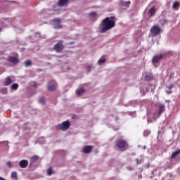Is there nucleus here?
<instances>
[{"instance_id": "a211bd4d", "label": "nucleus", "mask_w": 180, "mask_h": 180, "mask_svg": "<svg viewBox=\"0 0 180 180\" xmlns=\"http://www.w3.org/2000/svg\"><path fill=\"white\" fill-rule=\"evenodd\" d=\"M39 160V156L37 155H34L31 158V162L32 164H34V162H36Z\"/></svg>"}, {"instance_id": "f03ea898", "label": "nucleus", "mask_w": 180, "mask_h": 180, "mask_svg": "<svg viewBox=\"0 0 180 180\" xmlns=\"http://www.w3.org/2000/svg\"><path fill=\"white\" fill-rule=\"evenodd\" d=\"M116 146L121 151H126L129 148V143L124 140L120 139L116 141Z\"/></svg>"}, {"instance_id": "37998d69", "label": "nucleus", "mask_w": 180, "mask_h": 180, "mask_svg": "<svg viewBox=\"0 0 180 180\" xmlns=\"http://www.w3.org/2000/svg\"><path fill=\"white\" fill-rule=\"evenodd\" d=\"M165 22H167V21L165 20Z\"/></svg>"}, {"instance_id": "c9c22d12", "label": "nucleus", "mask_w": 180, "mask_h": 180, "mask_svg": "<svg viewBox=\"0 0 180 180\" xmlns=\"http://www.w3.org/2000/svg\"><path fill=\"white\" fill-rule=\"evenodd\" d=\"M33 86H34V88H37V84L34 83V84H33Z\"/></svg>"}, {"instance_id": "4be33fe9", "label": "nucleus", "mask_w": 180, "mask_h": 180, "mask_svg": "<svg viewBox=\"0 0 180 180\" xmlns=\"http://www.w3.org/2000/svg\"><path fill=\"white\" fill-rule=\"evenodd\" d=\"M153 116L155 119H158V117H160V116H161V112H160V111H158L153 114Z\"/></svg>"}, {"instance_id": "5701e85b", "label": "nucleus", "mask_w": 180, "mask_h": 180, "mask_svg": "<svg viewBox=\"0 0 180 180\" xmlns=\"http://www.w3.org/2000/svg\"><path fill=\"white\" fill-rule=\"evenodd\" d=\"M11 178H15L18 179V173L16 172H11Z\"/></svg>"}, {"instance_id": "a19ab883", "label": "nucleus", "mask_w": 180, "mask_h": 180, "mask_svg": "<svg viewBox=\"0 0 180 180\" xmlns=\"http://www.w3.org/2000/svg\"><path fill=\"white\" fill-rule=\"evenodd\" d=\"M110 19H113V17H110Z\"/></svg>"}, {"instance_id": "f8f14e48", "label": "nucleus", "mask_w": 180, "mask_h": 180, "mask_svg": "<svg viewBox=\"0 0 180 180\" xmlns=\"http://www.w3.org/2000/svg\"><path fill=\"white\" fill-rule=\"evenodd\" d=\"M92 146H86L83 148L82 152L84 154H89L92 151Z\"/></svg>"}, {"instance_id": "ea45409f", "label": "nucleus", "mask_w": 180, "mask_h": 180, "mask_svg": "<svg viewBox=\"0 0 180 180\" xmlns=\"http://www.w3.org/2000/svg\"><path fill=\"white\" fill-rule=\"evenodd\" d=\"M115 130H119V128H116Z\"/></svg>"}, {"instance_id": "2f4dec72", "label": "nucleus", "mask_w": 180, "mask_h": 180, "mask_svg": "<svg viewBox=\"0 0 180 180\" xmlns=\"http://www.w3.org/2000/svg\"><path fill=\"white\" fill-rule=\"evenodd\" d=\"M178 155L176 153V152L173 153L171 155V158L174 159L175 157H176Z\"/></svg>"}, {"instance_id": "c756f323", "label": "nucleus", "mask_w": 180, "mask_h": 180, "mask_svg": "<svg viewBox=\"0 0 180 180\" xmlns=\"http://www.w3.org/2000/svg\"><path fill=\"white\" fill-rule=\"evenodd\" d=\"M175 84H171L169 86H167V88L169 90L172 89V88H174Z\"/></svg>"}, {"instance_id": "cd10ccee", "label": "nucleus", "mask_w": 180, "mask_h": 180, "mask_svg": "<svg viewBox=\"0 0 180 180\" xmlns=\"http://www.w3.org/2000/svg\"><path fill=\"white\" fill-rule=\"evenodd\" d=\"M178 6H179V2H178V1L174 2L173 4V8L174 9H176V8H178Z\"/></svg>"}, {"instance_id": "4c0bfd02", "label": "nucleus", "mask_w": 180, "mask_h": 180, "mask_svg": "<svg viewBox=\"0 0 180 180\" xmlns=\"http://www.w3.org/2000/svg\"><path fill=\"white\" fill-rule=\"evenodd\" d=\"M143 150H146V148H147V146H144L143 147Z\"/></svg>"}, {"instance_id": "dca6fc26", "label": "nucleus", "mask_w": 180, "mask_h": 180, "mask_svg": "<svg viewBox=\"0 0 180 180\" xmlns=\"http://www.w3.org/2000/svg\"><path fill=\"white\" fill-rule=\"evenodd\" d=\"M145 79L146 81H151V79H153V74L147 73L146 77H145Z\"/></svg>"}, {"instance_id": "aec40b11", "label": "nucleus", "mask_w": 180, "mask_h": 180, "mask_svg": "<svg viewBox=\"0 0 180 180\" xmlns=\"http://www.w3.org/2000/svg\"><path fill=\"white\" fill-rule=\"evenodd\" d=\"M149 13H150V15L153 16L155 14V7H152L149 11Z\"/></svg>"}, {"instance_id": "0eeeda50", "label": "nucleus", "mask_w": 180, "mask_h": 180, "mask_svg": "<svg viewBox=\"0 0 180 180\" xmlns=\"http://www.w3.org/2000/svg\"><path fill=\"white\" fill-rule=\"evenodd\" d=\"M164 54L155 56L152 59V63L153 64H157V63H160L162 58H164Z\"/></svg>"}, {"instance_id": "f257e3e1", "label": "nucleus", "mask_w": 180, "mask_h": 180, "mask_svg": "<svg viewBox=\"0 0 180 180\" xmlns=\"http://www.w3.org/2000/svg\"><path fill=\"white\" fill-rule=\"evenodd\" d=\"M112 27H113V20H110L109 17H107L101 21L98 29L100 33H106V32L110 30Z\"/></svg>"}, {"instance_id": "c85d7f7f", "label": "nucleus", "mask_w": 180, "mask_h": 180, "mask_svg": "<svg viewBox=\"0 0 180 180\" xmlns=\"http://www.w3.org/2000/svg\"><path fill=\"white\" fill-rule=\"evenodd\" d=\"M48 175H51L53 174V169L51 167H49L47 170Z\"/></svg>"}, {"instance_id": "b1692460", "label": "nucleus", "mask_w": 180, "mask_h": 180, "mask_svg": "<svg viewBox=\"0 0 180 180\" xmlns=\"http://www.w3.org/2000/svg\"><path fill=\"white\" fill-rule=\"evenodd\" d=\"M106 62V59L101 58V59L98 60V64H104V63Z\"/></svg>"}, {"instance_id": "7ed1b4c3", "label": "nucleus", "mask_w": 180, "mask_h": 180, "mask_svg": "<svg viewBox=\"0 0 180 180\" xmlns=\"http://www.w3.org/2000/svg\"><path fill=\"white\" fill-rule=\"evenodd\" d=\"M70 126H71V122H70V120L64 121L61 124H58L55 127L56 130H62V131H64L65 130H68L70 129Z\"/></svg>"}, {"instance_id": "20e7f679", "label": "nucleus", "mask_w": 180, "mask_h": 180, "mask_svg": "<svg viewBox=\"0 0 180 180\" xmlns=\"http://www.w3.org/2000/svg\"><path fill=\"white\" fill-rule=\"evenodd\" d=\"M161 32H162V29L160 28V27L157 25H153L150 28V33H152V34L154 37H155V36H158V34H160V33H161Z\"/></svg>"}, {"instance_id": "a878e982", "label": "nucleus", "mask_w": 180, "mask_h": 180, "mask_svg": "<svg viewBox=\"0 0 180 180\" xmlns=\"http://www.w3.org/2000/svg\"><path fill=\"white\" fill-rule=\"evenodd\" d=\"M39 102L42 103L43 105H46V99L44 97H41L39 98Z\"/></svg>"}, {"instance_id": "ddd939ff", "label": "nucleus", "mask_w": 180, "mask_h": 180, "mask_svg": "<svg viewBox=\"0 0 180 180\" xmlns=\"http://www.w3.org/2000/svg\"><path fill=\"white\" fill-rule=\"evenodd\" d=\"M8 61H9V63H12V64H18V63H19V60L14 56H9L8 58Z\"/></svg>"}, {"instance_id": "393cba45", "label": "nucleus", "mask_w": 180, "mask_h": 180, "mask_svg": "<svg viewBox=\"0 0 180 180\" xmlns=\"http://www.w3.org/2000/svg\"><path fill=\"white\" fill-rule=\"evenodd\" d=\"M25 67H29V65H32V60H26L25 62Z\"/></svg>"}, {"instance_id": "39448f33", "label": "nucleus", "mask_w": 180, "mask_h": 180, "mask_svg": "<svg viewBox=\"0 0 180 180\" xmlns=\"http://www.w3.org/2000/svg\"><path fill=\"white\" fill-rule=\"evenodd\" d=\"M53 22L54 29H61V27H63V25H61V19L54 18Z\"/></svg>"}, {"instance_id": "9d476101", "label": "nucleus", "mask_w": 180, "mask_h": 180, "mask_svg": "<svg viewBox=\"0 0 180 180\" xmlns=\"http://www.w3.org/2000/svg\"><path fill=\"white\" fill-rule=\"evenodd\" d=\"M12 78V77H7L5 81L3 82V85H4V86H9V85L13 82Z\"/></svg>"}, {"instance_id": "412c9836", "label": "nucleus", "mask_w": 180, "mask_h": 180, "mask_svg": "<svg viewBox=\"0 0 180 180\" xmlns=\"http://www.w3.org/2000/svg\"><path fill=\"white\" fill-rule=\"evenodd\" d=\"M19 88V84L14 83L11 85V89H13L14 91H16Z\"/></svg>"}, {"instance_id": "79ce46f5", "label": "nucleus", "mask_w": 180, "mask_h": 180, "mask_svg": "<svg viewBox=\"0 0 180 180\" xmlns=\"http://www.w3.org/2000/svg\"><path fill=\"white\" fill-rule=\"evenodd\" d=\"M1 29L0 28V32H1Z\"/></svg>"}, {"instance_id": "4468645a", "label": "nucleus", "mask_w": 180, "mask_h": 180, "mask_svg": "<svg viewBox=\"0 0 180 180\" xmlns=\"http://www.w3.org/2000/svg\"><path fill=\"white\" fill-rule=\"evenodd\" d=\"M68 4V0H59L58 1V6H65Z\"/></svg>"}, {"instance_id": "72a5a7b5", "label": "nucleus", "mask_w": 180, "mask_h": 180, "mask_svg": "<svg viewBox=\"0 0 180 180\" xmlns=\"http://www.w3.org/2000/svg\"><path fill=\"white\" fill-rule=\"evenodd\" d=\"M174 153H176L177 154V155H179V154H180V149L176 150V151H174Z\"/></svg>"}, {"instance_id": "2eb2a0df", "label": "nucleus", "mask_w": 180, "mask_h": 180, "mask_svg": "<svg viewBox=\"0 0 180 180\" xmlns=\"http://www.w3.org/2000/svg\"><path fill=\"white\" fill-rule=\"evenodd\" d=\"M84 92H85V89L80 88L77 90L76 94H77V95H78V96H81V95L83 94Z\"/></svg>"}, {"instance_id": "1a4fd4ad", "label": "nucleus", "mask_w": 180, "mask_h": 180, "mask_svg": "<svg viewBox=\"0 0 180 180\" xmlns=\"http://www.w3.org/2000/svg\"><path fill=\"white\" fill-rule=\"evenodd\" d=\"M28 165H29V161H27V160H22L19 162L20 168H27Z\"/></svg>"}, {"instance_id": "423d86ee", "label": "nucleus", "mask_w": 180, "mask_h": 180, "mask_svg": "<svg viewBox=\"0 0 180 180\" xmlns=\"http://www.w3.org/2000/svg\"><path fill=\"white\" fill-rule=\"evenodd\" d=\"M57 88V82L56 81H51L48 83L49 91H56Z\"/></svg>"}, {"instance_id": "bb28decb", "label": "nucleus", "mask_w": 180, "mask_h": 180, "mask_svg": "<svg viewBox=\"0 0 180 180\" xmlns=\"http://www.w3.org/2000/svg\"><path fill=\"white\" fill-rule=\"evenodd\" d=\"M6 165L8 167V168H13V165L11 161L7 162Z\"/></svg>"}, {"instance_id": "f3484780", "label": "nucleus", "mask_w": 180, "mask_h": 180, "mask_svg": "<svg viewBox=\"0 0 180 180\" xmlns=\"http://www.w3.org/2000/svg\"><path fill=\"white\" fill-rule=\"evenodd\" d=\"M162 112H165V105L164 104L159 105V112L162 113Z\"/></svg>"}, {"instance_id": "58836bf2", "label": "nucleus", "mask_w": 180, "mask_h": 180, "mask_svg": "<svg viewBox=\"0 0 180 180\" xmlns=\"http://www.w3.org/2000/svg\"><path fill=\"white\" fill-rule=\"evenodd\" d=\"M115 21H113V26H115Z\"/></svg>"}, {"instance_id": "473e14b6", "label": "nucleus", "mask_w": 180, "mask_h": 180, "mask_svg": "<svg viewBox=\"0 0 180 180\" xmlns=\"http://www.w3.org/2000/svg\"><path fill=\"white\" fill-rule=\"evenodd\" d=\"M136 165L141 164V160H139V159H136Z\"/></svg>"}, {"instance_id": "e433bc0d", "label": "nucleus", "mask_w": 180, "mask_h": 180, "mask_svg": "<svg viewBox=\"0 0 180 180\" xmlns=\"http://www.w3.org/2000/svg\"><path fill=\"white\" fill-rule=\"evenodd\" d=\"M117 120H119V118L117 117L115 118V122H117Z\"/></svg>"}, {"instance_id": "9b49d317", "label": "nucleus", "mask_w": 180, "mask_h": 180, "mask_svg": "<svg viewBox=\"0 0 180 180\" xmlns=\"http://www.w3.org/2000/svg\"><path fill=\"white\" fill-rule=\"evenodd\" d=\"M63 49H64V45H63L61 42H58L54 46L55 51L60 52L61 50H63Z\"/></svg>"}, {"instance_id": "f704fd0d", "label": "nucleus", "mask_w": 180, "mask_h": 180, "mask_svg": "<svg viewBox=\"0 0 180 180\" xmlns=\"http://www.w3.org/2000/svg\"><path fill=\"white\" fill-rule=\"evenodd\" d=\"M174 75H175V73L174 72H171L170 73V78H173Z\"/></svg>"}, {"instance_id": "6ab92c4d", "label": "nucleus", "mask_w": 180, "mask_h": 180, "mask_svg": "<svg viewBox=\"0 0 180 180\" xmlns=\"http://www.w3.org/2000/svg\"><path fill=\"white\" fill-rule=\"evenodd\" d=\"M89 17L91 19H96V12H91L89 13Z\"/></svg>"}, {"instance_id": "7c9ffc66", "label": "nucleus", "mask_w": 180, "mask_h": 180, "mask_svg": "<svg viewBox=\"0 0 180 180\" xmlns=\"http://www.w3.org/2000/svg\"><path fill=\"white\" fill-rule=\"evenodd\" d=\"M148 134H150V131H145L143 132V136H144L145 137H147V136H148Z\"/></svg>"}, {"instance_id": "6e6552de", "label": "nucleus", "mask_w": 180, "mask_h": 180, "mask_svg": "<svg viewBox=\"0 0 180 180\" xmlns=\"http://www.w3.org/2000/svg\"><path fill=\"white\" fill-rule=\"evenodd\" d=\"M120 6L122 8V9H124L126 11L129 6H130V1H121L120 2Z\"/></svg>"}]
</instances>
